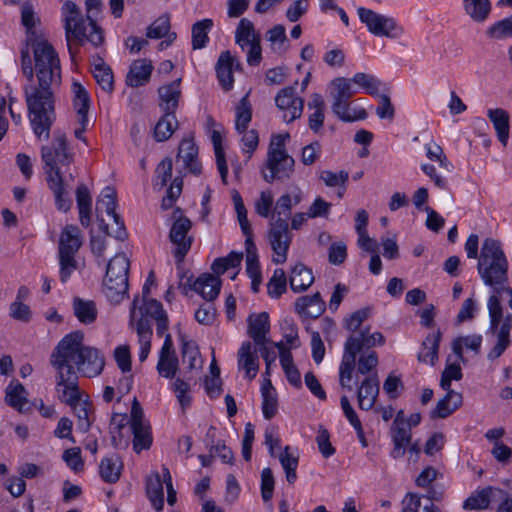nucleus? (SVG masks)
Segmentation results:
<instances>
[{
  "label": "nucleus",
  "mask_w": 512,
  "mask_h": 512,
  "mask_svg": "<svg viewBox=\"0 0 512 512\" xmlns=\"http://www.w3.org/2000/svg\"><path fill=\"white\" fill-rule=\"evenodd\" d=\"M84 335L80 331L72 332L62 338L54 348L50 363L56 369V383L65 384L70 393L79 385L78 374L84 377H96L104 369L105 358L102 353L83 344Z\"/></svg>",
  "instance_id": "obj_1"
},
{
  "label": "nucleus",
  "mask_w": 512,
  "mask_h": 512,
  "mask_svg": "<svg viewBox=\"0 0 512 512\" xmlns=\"http://www.w3.org/2000/svg\"><path fill=\"white\" fill-rule=\"evenodd\" d=\"M85 5V18L80 8L70 0H67L61 9L67 46L72 56L75 54L74 47H79L85 41L95 47L104 42L103 30L95 20L100 11L101 0H86Z\"/></svg>",
  "instance_id": "obj_2"
},
{
  "label": "nucleus",
  "mask_w": 512,
  "mask_h": 512,
  "mask_svg": "<svg viewBox=\"0 0 512 512\" xmlns=\"http://www.w3.org/2000/svg\"><path fill=\"white\" fill-rule=\"evenodd\" d=\"M41 158L47 185L53 192L56 206L59 210L66 212L70 209L72 202L68 197L59 166L70 165L74 161V155L68 149L66 137L62 134L57 135L52 146H43Z\"/></svg>",
  "instance_id": "obj_3"
},
{
  "label": "nucleus",
  "mask_w": 512,
  "mask_h": 512,
  "mask_svg": "<svg viewBox=\"0 0 512 512\" xmlns=\"http://www.w3.org/2000/svg\"><path fill=\"white\" fill-rule=\"evenodd\" d=\"M59 86L31 83L24 87L25 101L32 130L38 139L47 140L53 125L56 92Z\"/></svg>",
  "instance_id": "obj_4"
},
{
  "label": "nucleus",
  "mask_w": 512,
  "mask_h": 512,
  "mask_svg": "<svg viewBox=\"0 0 512 512\" xmlns=\"http://www.w3.org/2000/svg\"><path fill=\"white\" fill-rule=\"evenodd\" d=\"M508 260L501 248L499 241L486 238L481 246L478 257L477 270L480 278L486 286L492 288L491 295H497L501 301V294L507 293Z\"/></svg>",
  "instance_id": "obj_5"
},
{
  "label": "nucleus",
  "mask_w": 512,
  "mask_h": 512,
  "mask_svg": "<svg viewBox=\"0 0 512 512\" xmlns=\"http://www.w3.org/2000/svg\"><path fill=\"white\" fill-rule=\"evenodd\" d=\"M509 307L511 312H505L502 302L497 295H490L487 299L489 325L486 336L494 339V344L487 354L490 361L500 358L512 343V289H507Z\"/></svg>",
  "instance_id": "obj_6"
},
{
  "label": "nucleus",
  "mask_w": 512,
  "mask_h": 512,
  "mask_svg": "<svg viewBox=\"0 0 512 512\" xmlns=\"http://www.w3.org/2000/svg\"><path fill=\"white\" fill-rule=\"evenodd\" d=\"M35 67L33 69L28 52L22 54L23 74L32 80L34 71L37 77L36 84L60 86L61 66L58 54L50 43L45 40L33 44Z\"/></svg>",
  "instance_id": "obj_7"
},
{
  "label": "nucleus",
  "mask_w": 512,
  "mask_h": 512,
  "mask_svg": "<svg viewBox=\"0 0 512 512\" xmlns=\"http://www.w3.org/2000/svg\"><path fill=\"white\" fill-rule=\"evenodd\" d=\"M139 298L135 297L130 309V325L134 326L140 345L139 360L145 361L151 350L152 328L149 317L157 319L166 314L162 304L152 298L142 299V305L137 307Z\"/></svg>",
  "instance_id": "obj_8"
},
{
  "label": "nucleus",
  "mask_w": 512,
  "mask_h": 512,
  "mask_svg": "<svg viewBox=\"0 0 512 512\" xmlns=\"http://www.w3.org/2000/svg\"><path fill=\"white\" fill-rule=\"evenodd\" d=\"M287 138L288 134H278L271 139L266 161L268 172L263 171V178L269 183L288 179L294 171V159L288 155L284 147Z\"/></svg>",
  "instance_id": "obj_9"
},
{
  "label": "nucleus",
  "mask_w": 512,
  "mask_h": 512,
  "mask_svg": "<svg viewBox=\"0 0 512 512\" xmlns=\"http://www.w3.org/2000/svg\"><path fill=\"white\" fill-rule=\"evenodd\" d=\"M130 263L125 254H116L108 263L104 278V292L112 303H120L128 292Z\"/></svg>",
  "instance_id": "obj_10"
},
{
  "label": "nucleus",
  "mask_w": 512,
  "mask_h": 512,
  "mask_svg": "<svg viewBox=\"0 0 512 512\" xmlns=\"http://www.w3.org/2000/svg\"><path fill=\"white\" fill-rule=\"evenodd\" d=\"M82 245L81 232L77 226L67 225L59 239L60 279L65 283L77 268L75 255Z\"/></svg>",
  "instance_id": "obj_11"
},
{
  "label": "nucleus",
  "mask_w": 512,
  "mask_h": 512,
  "mask_svg": "<svg viewBox=\"0 0 512 512\" xmlns=\"http://www.w3.org/2000/svg\"><path fill=\"white\" fill-rule=\"evenodd\" d=\"M359 19L368 31L377 37L399 39L404 34V28L393 17L377 13L371 9L360 7L357 10Z\"/></svg>",
  "instance_id": "obj_12"
},
{
  "label": "nucleus",
  "mask_w": 512,
  "mask_h": 512,
  "mask_svg": "<svg viewBox=\"0 0 512 512\" xmlns=\"http://www.w3.org/2000/svg\"><path fill=\"white\" fill-rule=\"evenodd\" d=\"M235 42L246 52L247 63L250 66H257L262 60L261 37L255 30L254 24L242 18L235 31Z\"/></svg>",
  "instance_id": "obj_13"
},
{
  "label": "nucleus",
  "mask_w": 512,
  "mask_h": 512,
  "mask_svg": "<svg viewBox=\"0 0 512 512\" xmlns=\"http://www.w3.org/2000/svg\"><path fill=\"white\" fill-rule=\"evenodd\" d=\"M56 391L60 401L69 405L75 412L78 418V426L81 430L87 431L91 425L92 404L81 390L79 385H76L74 393H69L65 388V384L60 385L56 383Z\"/></svg>",
  "instance_id": "obj_14"
},
{
  "label": "nucleus",
  "mask_w": 512,
  "mask_h": 512,
  "mask_svg": "<svg viewBox=\"0 0 512 512\" xmlns=\"http://www.w3.org/2000/svg\"><path fill=\"white\" fill-rule=\"evenodd\" d=\"M268 241L274 252L272 261L276 264L285 263L292 242V233L285 219H274L270 222Z\"/></svg>",
  "instance_id": "obj_15"
},
{
  "label": "nucleus",
  "mask_w": 512,
  "mask_h": 512,
  "mask_svg": "<svg viewBox=\"0 0 512 512\" xmlns=\"http://www.w3.org/2000/svg\"><path fill=\"white\" fill-rule=\"evenodd\" d=\"M130 428L133 433V449L136 453L147 450L152 445V433L149 423L144 419L140 403L134 398L130 415Z\"/></svg>",
  "instance_id": "obj_16"
},
{
  "label": "nucleus",
  "mask_w": 512,
  "mask_h": 512,
  "mask_svg": "<svg viewBox=\"0 0 512 512\" xmlns=\"http://www.w3.org/2000/svg\"><path fill=\"white\" fill-rule=\"evenodd\" d=\"M115 208L116 191L112 187H105L96 203L97 217L100 218V213L106 212V214L113 219L117 227L114 232H109L108 225H104L105 233L113 235L117 239H124L126 236L125 228L123 223L120 221V216L115 212Z\"/></svg>",
  "instance_id": "obj_17"
},
{
  "label": "nucleus",
  "mask_w": 512,
  "mask_h": 512,
  "mask_svg": "<svg viewBox=\"0 0 512 512\" xmlns=\"http://www.w3.org/2000/svg\"><path fill=\"white\" fill-rule=\"evenodd\" d=\"M276 106L282 111V119L290 123L301 117L304 99L295 95L294 86L281 89L275 97Z\"/></svg>",
  "instance_id": "obj_18"
},
{
  "label": "nucleus",
  "mask_w": 512,
  "mask_h": 512,
  "mask_svg": "<svg viewBox=\"0 0 512 512\" xmlns=\"http://www.w3.org/2000/svg\"><path fill=\"white\" fill-rule=\"evenodd\" d=\"M191 229V221L183 216H179L173 223L170 230V240L176 246L174 255L177 262L181 263L191 248L192 239L187 236Z\"/></svg>",
  "instance_id": "obj_19"
},
{
  "label": "nucleus",
  "mask_w": 512,
  "mask_h": 512,
  "mask_svg": "<svg viewBox=\"0 0 512 512\" xmlns=\"http://www.w3.org/2000/svg\"><path fill=\"white\" fill-rule=\"evenodd\" d=\"M329 96L332 99L331 109L333 113H340L346 103L356 94L350 79L337 77L328 85Z\"/></svg>",
  "instance_id": "obj_20"
},
{
  "label": "nucleus",
  "mask_w": 512,
  "mask_h": 512,
  "mask_svg": "<svg viewBox=\"0 0 512 512\" xmlns=\"http://www.w3.org/2000/svg\"><path fill=\"white\" fill-rule=\"evenodd\" d=\"M178 358L173 348L170 334H166L165 341L159 353L157 371L161 377L172 379L178 371Z\"/></svg>",
  "instance_id": "obj_21"
},
{
  "label": "nucleus",
  "mask_w": 512,
  "mask_h": 512,
  "mask_svg": "<svg viewBox=\"0 0 512 512\" xmlns=\"http://www.w3.org/2000/svg\"><path fill=\"white\" fill-rule=\"evenodd\" d=\"M391 438L393 442V449L390 455L394 459L403 457L407 448L412 441V433L410 428L405 426L404 420L400 419V414L397 415L391 427Z\"/></svg>",
  "instance_id": "obj_22"
},
{
  "label": "nucleus",
  "mask_w": 512,
  "mask_h": 512,
  "mask_svg": "<svg viewBox=\"0 0 512 512\" xmlns=\"http://www.w3.org/2000/svg\"><path fill=\"white\" fill-rule=\"evenodd\" d=\"M177 159L182 160L184 167L192 174L199 175L201 173V164L198 160V147L192 135L184 137L180 142Z\"/></svg>",
  "instance_id": "obj_23"
},
{
  "label": "nucleus",
  "mask_w": 512,
  "mask_h": 512,
  "mask_svg": "<svg viewBox=\"0 0 512 512\" xmlns=\"http://www.w3.org/2000/svg\"><path fill=\"white\" fill-rule=\"evenodd\" d=\"M378 395L379 379L375 371L365 377L358 389L357 397L360 409L370 410L374 406Z\"/></svg>",
  "instance_id": "obj_24"
},
{
  "label": "nucleus",
  "mask_w": 512,
  "mask_h": 512,
  "mask_svg": "<svg viewBox=\"0 0 512 512\" xmlns=\"http://www.w3.org/2000/svg\"><path fill=\"white\" fill-rule=\"evenodd\" d=\"M303 199L302 190L295 186L290 189L289 192L280 196L273 208V220L274 219H285V222L288 223V220L291 217V209L294 206H297Z\"/></svg>",
  "instance_id": "obj_25"
},
{
  "label": "nucleus",
  "mask_w": 512,
  "mask_h": 512,
  "mask_svg": "<svg viewBox=\"0 0 512 512\" xmlns=\"http://www.w3.org/2000/svg\"><path fill=\"white\" fill-rule=\"evenodd\" d=\"M238 368L244 370L245 377L252 380L259 370V358L253 344L249 341L242 343L238 350Z\"/></svg>",
  "instance_id": "obj_26"
},
{
  "label": "nucleus",
  "mask_w": 512,
  "mask_h": 512,
  "mask_svg": "<svg viewBox=\"0 0 512 512\" xmlns=\"http://www.w3.org/2000/svg\"><path fill=\"white\" fill-rule=\"evenodd\" d=\"M248 335L255 345L264 346L269 340L267 334L270 331L269 315L266 312L252 314L248 317Z\"/></svg>",
  "instance_id": "obj_27"
},
{
  "label": "nucleus",
  "mask_w": 512,
  "mask_h": 512,
  "mask_svg": "<svg viewBox=\"0 0 512 512\" xmlns=\"http://www.w3.org/2000/svg\"><path fill=\"white\" fill-rule=\"evenodd\" d=\"M238 67L239 63L230 51H224L220 54L216 64V72L219 83L225 91L232 89L234 83L233 70Z\"/></svg>",
  "instance_id": "obj_28"
},
{
  "label": "nucleus",
  "mask_w": 512,
  "mask_h": 512,
  "mask_svg": "<svg viewBox=\"0 0 512 512\" xmlns=\"http://www.w3.org/2000/svg\"><path fill=\"white\" fill-rule=\"evenodd\" d=\"M160 97V107L164 113L175 115L181 95L180 79L161 86L158 90Z\"/></svg>",
  "instance_id": "obj_29"
},
{
  "label": "nucleus",
  "mask_w": 512,
  "mask_h": 512,
  "mask_svg": "<svg viewBox=\"0 0 512 512\" xmlns=\"http://www.w3.org/2000/svg\"><path fill=\"white\" fill-rule=\"evenodd\" d=\"M164 472L162 476L158 472L151 473L146 480L147 497L156 511H162L164 507Z\"/></svg>",
  "instance_id": "obj_30"
},
{
  "label": "nucleus",
  "mask_w": 512,
  "mask_h": 512,
  "mask_svg": "<svg viewBox=\"0 0 512 512\" xmlns=\"http://www.w3.org/2000/svg\"><path fill=\"white\" fill-rule=\"evenodd\" d=\"M220 289V278L212 274H203L193 283V290L208 302H212L218 297Z\"/></svg>",
  "instance_id": "obj_31"
},
{
  "label": "nucleus",
  "mask_w": 512,
  "mask_h": 512,
  "mask_svg": "<svg viewBox=\"0 0 512 512\" xmlns=\"http://www.w3.org/2000/svg\"><path fill=\"white\" fill-rule=\"evenodd\" d=\"M295 310L301 315L316 319L324 313L325 302L317 292L312 296L299 297L295 302Z\"/></svg>",
  "instance_id": "obj_32"
},
{
  "label": "nucleus",
  "mask_w": 512,
  "mask_h": 512,
  "mask_svg": "<svg viewBox=\"0 0 512 512\" xmlns=\"http://www.w3.org/2000/svg\"><path fill=\"white\" fill-rule=\"evenodd\" d=\"M153 66L146 59H139L132 63L126 76V83L131 87H139L146 84L151 76Z\"/></svg>",
  "instance_id": "obj_33"
},
{
  "label": "nucleus",
  "mask_w": 512,
  "mask_h": 512,
  "mask_svg": "<svg viewBox=\"0 0 512 512\" xmlns=\"http://www.w3.org/2000/svg\"><path fill=\"white\" fill-rule=\"evenodd\" d=\"M357 355L358 354L355 353L353 342L344 344V354L339 368L340 385L350 391L352 390L350 382L352 380V373L356 365Z\"/></svg>",
  "instance_id": "obj_34"
},
{
  "label": "nucleus",
  "mask_w": 512,
  "mask_h": 512,
  "mask_svg": "<svg viewBox=\"0 0 512 512\" xmlns=\"http://www.w3.org/2000/svg\"><path fill=\"white\" fill-rule=\"evenodd\" d=\"M355 347V353L362 352L363 349L371 350L372 347L376 345H383L385 342V338L382 333L375 332L373 334H369L368 329L360 330L357 334L350 335L345 344L352 343Z\"/></svg>",
  "instance_id": "obj_35"
},
{
  "label": "nucleus",
  "mask_w": 512,
  "mask_h": 512,
  "mask_svg": "<svg viewBox=\"0 0 512 512\" xmlns=\"http://www.w3.org/2000/svg\"><path fill=\"white\" fill-rule=\"evenodd\" d=\"M487 116L496 131L498 140L504 145H507L509 138V113L502 108L489 109Z\"/></svg>",
  "instance_id": "obj_36"
},
{
  "label": "nucleus",
  "mask_w": 512,
  "mask_h": 512,
  "mask_svg": "<svg viewBox=\"0 0 512 512\" xmlns=\"http://www.w3.org/2000/svg\"><path fill=\"white\" fill-rule=\"evenodd\" d=\"M462 395L453 390L447 391L446 396L439 400L435 409L431 412L432 418L444 419L451 415L462 405Z\"/></svg>",
  "instance_id": "obj_37"
},
{
  "label": "nucleus",
  "mask_w": 512,
  "mask_h": 512,
  "mask_svg": "<svg viewBox=\"0 0 512 512\" xmlns=\"http://www.w3.org/2000/svg\"><path fill=\"white\" fill-rule=\"evenodd\" d=\"M314 282V275L311 269L302 263L296 264L290 274V287L296 292L307 290Z\"/></svg>",
  "instance_id": "obj_38"
},
{
  "label": "nucleus",
  "mask_w": 512,
  "mask_h": 512,
  "mask_svg": "<svg viewBox=\"0 0 512 512\" xmlns=\"http://www.w3.org/2000/svg\"><path fill=\"white\" fill-rule=\"evenodd\" d=\"M496 493L504 494L502 490L492 487H487L482 490L475 491L464 501L463 508L465 510L486 509L489 506L492 498L495 497Z\"/></svg>",
  "instance_id": "obj_39"
},
{
  "label": "nucleus",
  "mask_w": 512,
  "mask_h": 512,
  "mask_svg": "<svg viewBox=\"0 0 512 512\" xmlns=\"http://www.w3.org/2000/svg\"><path fill=\"white\" fill-rule=\"evenodd\" d=\"M308 109L311 111L308 117V124L311 130L318 132L324 122L325 101L318 93H313L307 104Z\"/></svg>",
  "instance_id": "obj_40"
},
{
  "label": "nucleus",
  "mask_w": 512,
  "mask_h": 512,
  "mask_svg": "<svg viewBox=\"0 0 512 512\" xmlns=\"http://www.w3.org/2000/svg\"><path fill=\"white\" fill-rule=\"evenodd\" d=\"M319 179L327 187L336 188V194L339 199L344 197L349 180V173L347 171L333 172L331 170H322L319 172Z\"/></svg>",
  "instance_id": "obj_41"
},
{
  "label": "nucleus",
  "mask_w": 512,
  "mask_h": 512,
  "mask_svg": "<svg viewBox=\"0 0 512 512\" xmlns=\"http://www.w3.org/2000/svg\"><path fill=\"white\" fill-rule=\"evenodd\" d=\"M441 333L439 331L429 334L422 342L418 353V360L423 363L434 365L438 359L439 343Z\"/></svg>",
  "instance_id": "obj_42"
},
{
  "label": "nucleus",
  "mask_w": 512,
  "mask_h": 512,
  "mask_svg": "<svg viewBox=\"0 0 512 512\" xmlns=\"http://www.w3.org/2000/svg\"><path fill=\"white\" fill-rule=\"evenodd\" d=\"M76 200L80 223L84 227H89L91 224L92 199L88 188L84 184L77 187Z\"/></svg>",
  "instance_id": "obj_43"
},
{
  "label": "nucleus",
  "mask_w": 512,
  "mask_h": 512,
  "mask_svg": "<svg viewBox=\"0 0 512 512\" xmlns=\"http://www.w3.org/2000/svg\"><path fill=\"white\" fill-rule=\"evenodd\" d=\"M466 14L475 22H484L491 12L490 0H463Z\"/></svg>",
  "instance_id": "obj_44"
},
{
  "label": "nucleus",
  "mask_w": 512,
  "mask_h": 512,
  "mask_svg": "<svg viewBox=\"0 0 512 512\" xmlns=\"http://www.w3.org/2000/svg\"><path fill=\"white\" fill-rule=\"evenodd\" d=\"M73 106L77 116L82 118V122L88 118L87 114L90 107V98L86 89L78 82L72 83Z\"/></svg>",
  "instance_id": "obj_45"
},
{
  "label": "nucleus",
  "mask_w": 512,
  "mask_h": 512,
  "mask_svg": "<svg viewBox=\"0 0 512 512\" xmlns=\"http://www.w3.org/2000/svg\"><path fill=\"white\" fill-rule=\"evenodd\" d=\"M73 310L75 316L81 323L90 324L97 318V308L93 301L76 297L73 300Z\"/></svg>",
  "instance_id": "obj_46"
},
{
  "label": "nucleus",
  "mask_w": 512,
  "mask_h": 512,
  "mask_svg": "<svg viewBox=\"0 0 512 512\" xmlns=\"http://www.w3.org/2000/svg\"><path fill=\"white\" fill-rule=\"evenodd\" d=\"M122 462L117 455L102 459L100 463V475L105 482H116L121 474Z\"/></svg>",
  "instance_id": "obj_47"
},
{
  "label": "nucleus",
  "mask_w": 512,
  "mask_h": 512,
  "mask_svg": "<svg viewBox=\"0 0 512 512\" xmlns=\"http://www.w3.org/2000/svg\"><path fill=\"white\" fill-rule=\"evenodd\" d=\"M178 126V121L175 115L164 113L159 119L154 128V138L156 141L168 140Z\"/></svg>",
  "instance_id": "obj_48"
},
{
  "label": "nucleus",
  "mask_w": 512,
  "mask_h": 512,
  "mask_svg": "<svg viewBox=\"0 0 512 512\" xmlns=\"http://www.w3.org/2000/svg\"><path fill=\"white\" fill-rule=\"evenodd\" d=\"M235 113V128L237 132H245L252 120V105L248 99V94L242 97V99L239 101L238 105L236 106Z\"/></svg>",
  "instance_id": "obj_49"
},
{
  "label": "nucleus",
  "mask_w": 512,
  "mask_h": 512,
  "mask_svg": "<svg viewBox=\"0 0 512 512\" xmlns=\"http://www.w3.org/2000/svg\"><path fill=\"white\" fill-rule=\"evenodd\" d=\"M5 400L8 405L22 412L24 405L27 404L24 386L20 383H10L6 388Z\"/></svg>",
  "instance_id": "obj_50"
},
{
  "label": "nucleus",
  "mask_w": 512,
  "mask_h": 512,
  "mask_svg": "<svg viewBox=\"0 0 512 512\" xmlns=\"http://www.w3.org/2000/svg\"><path fill=\"white\" fill-rule=\"evenodd\" d=\"M261 393L263 398V415L266 419H271L277 412V399L270 380H267L266 383L262 385Z\"/></svg>",
  "instance_id": "obj_51"
},
{
  "label": "nucleus",
  "mask_w": 512,
  "mask_h": 512,
  "mask_svg": "<svg viewBox=\"0 0 512 512\" xmlns=\"http://www.w3.org/2000/svg\"><path fill=\"white\" fill-rule=\"evenodd\" d=\"M170 31V17L168 14L161 15L158 17L147 30V37L152 39H159L166 35L170 38V41L176 38L175 33H169Z\"/></svg>",
  "instance_id": "obj_52"
},
{
  "label": "nucleus",
  "mask_w": 512,
  "mask_h": 512,
  "mask_svg": "<svg viewBox=\"0 0 512 512\" xmlns=\"http://www.w3.org/2000/svg\"><path fill=\"white\" fill-rule=\"evenodd\" d=\"M93 76L101 89L111 93L114 89V76L109 66L104 63L95 64L92 70Z\"/></svg>",
  "instance_id": "obj_53"
},
{
  "label": "nucleus",
  "mask_w": 512,
  "mask_h": 512,
  "mask_svg": "<svg viewBox=\"0 0 512 512\" xmlns=\"http://www.w3.org/2000/svg\"><path fill=\"white\" fill-rule=\"evenodd\" d=\"M211 140L213 143L214 151H215V157H216V163L218 171L221 175L222 182L224 184H227V174H228V167L225 160V154L222 147V136L219 131L213 130L211 135Z\"/></svg>",
  "instance_id": "obj_54"
},
{
  "label": "nucleus",
  "mask_w": 512,
  "mask_h": 512,
  "mask_svg": "<svg viewBox=\"0 0 512 512\" xmlns=\"http://www.w3.org/2000/svg\"><path fill=\"white\" fill-rule=\"evenodd\" d=\"M243 255L235 251L230 252L226 257L217 258L212 263L211 269L219 277L229 269L238 268L241 264Z\"/></svg>",
  "instance_id": "obj_55"
},
{
  "label": "nucleus",
  "mask_w": 512,
  "mask_h": 512,
  "mask_svg": "<svg viewBox=\"0 0 512 512\" xmlns=\"http://www.w3.org/2000/svg\"><path fill=\"white\" fill-rule=\"evenodd\" d=\"M482 344V336L478 334L458 337L452 343L453 352L462 358L464 348L473 350L478 353Z\"/></svg>",
  "instance_id": "obj_56"
},
{
  "label": "nucleus",
  "mask_w": 512,
  "mask_h": 512,
  "mask_svg": "<svg viewBox=\"0 0 512 512\" xmlns=\"http://www.w3.org/2000/svg\"><path fill=\"white\" fill-rule=\"evenodd\" d=\"M213 22L210 19H204L196 22L192 27V47L201 49L205 47L208 41V31L212 28Z\"/></svg>",
  "instance_id": "obj_57"
},
{
  "label": "nucleus",
  "mask_w": 512,
  "mask_h": 512,
  "mask_svg": "<svg viewBox=\"0 0 512 512\" xmlns=\"http://www.w3.org/2000/svg\"><path fill=\"white\" fill-rule=\"evenodd\" d=\"M232 198L241 230L246 236V239H252V227L248 220L247 210L242 197L237 191H234Z\"/></svg>",
  "instance_id": "obj_58"
},
{
  "label": "nucleus",
  "mask_w": 512,
  "mask_h": 512,
  "mask_svg": "<svg viewBox=\"0 0 512 512\" xmlns=\"http://www.w3.org/2000/svg\"><path fill=\"white\" fill-rule=\"evenodd\" d=\"M350 80L352 84L358 85L370 95L378 94L381 87V81L375 76L367 73H356Z\"/></svg>",
  "instance_id": "obj_59"
},
{
  "label": "nucleus",
  "mask_w": 512,
  "mask_h": 512,
  "mask_svg": "<svg viewBox=\"0 0 512 512\" xmlns=\"http://www.w3.org/2000/svg\"><path fill=\"white\" fill-rule=\"evenodd\" d=\"M171 389L174 392L182 411L188 409L192 403L190 384L180 378H177L172 383Z\"/></svg>",
  "instance_id": "obj_60"
},
{
  "label": "nucleus",
  "mask_w": 512,
  "mask_h": 512,
  "mask_svg": "<svg viewBox=\"0 0 512 512\" xmlns=\"http://www.w3.org/2000/svg\"><path fill=\"white\" fill-rule=\"evenodd\" d=\"M173 162L171 158L163 159L155 170L153 186L157 190H162L172 177Z\"/></svg>",
  "instance_id": "obj_61"
},
{
  "label": "nucleus",
  "mask_w": 512,
  "mask_h": 512,
  "mask_svg": "<svg viewBox=\"0 0 512 512\" xmlns=\"http://www.w3.org/2000/svg\"><path fill=\"white\" fill-rule=\"evenodd\" d=\"M289 450L290 447L286 446L284 451L280 454L279 460L285 471L286 480L288 483L293 484L297 479L296 469L298 466V457L290 454Z\"/></svg>",
  "instance_id": "obj_62"
},
{
  "label": "nucleus",
  "mask_w": 512,
  "mask_h": 512,
  "mask_svg": "<svg viewBox=\"0 0 512 512\" xmlns=\"http://www.w3.org/2000/svg\"><path fill=\"white\" fill-rule=\"evenodd\" d=\"M287 289V278L285 271L281 268L275 269L273 276L270 278L267 284L268 294L271 297L278 298Z\"/></svg>",
  "instance_id": "obj_63"
},
{
  "label": "nucleus",
  "mask_w": 512,
  "mask_h": 512,
  "mask_svg": "<svg viewBox=\"0 0 512 512\" xmlns=\"http://www.w3.org/2000/svg\"><path fill=\"white\" fill-rule=\"evenodd\" d=\"M486 34L492 39H504L512 37V15L491 25Z\"/></svg>",
  "instance_id": "obj_64"
}]
</instances>
